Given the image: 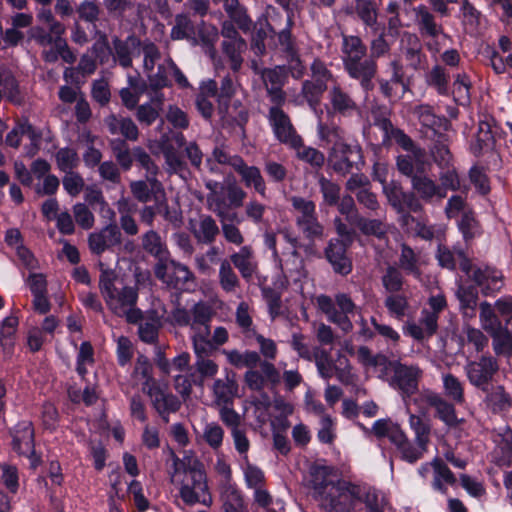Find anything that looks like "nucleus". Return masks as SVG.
<instances>
[{
	"instance_id": "27",
	"label": "nucleus",
	"mask_w": 512,
	"mask_h": 512,
	"mask_svg": "<svg viewBox=\"0 0 512 512\" xmlns=\"http://www.w3.org/2000/svg\"><path fill=\"white\" fill-rule=\"evenodd\" d=\"M115 56L119 65L123 68L132 66L131 50L138 49L141 46L140 39L135 35H129L125 40L115 36L112 40Z\"/></svg>"
},
{
	"instance_id": "7",
	"label": "nucleus",
	"mask_w": 512,
	"mask_h": 512,
	"mask_svg": "<svg viewBox=\"0 0 512 512\" xmlns=\"http://www.w3.org/2000/svg\"><path fill=\"white\" fill-rule=\"evenodd\" d=\"M343 66L348 76L357 80L365 93L374 89V78L378 69L374 57L366 55L353 59H343Z\"/></svg>"
},
{
	"instance_id": "60",
	"label": "nucleus",
	"mask_w": 512,
	"mask_h": 512,
	"mask_svg": "<svg viewBox=\"0 0 512 512\" xmlns=\"http://www.w3.org/2000/svg\"><path fill=\"white\" fill-rule=\"evenodd\" d=\"M448 81V75L440 65L434 66L427 75V83L434 87L440 95H447Z\"/></svg>"
},
{
	"instance_id": "9",
	"label": "nucleus",
	"mask_w": 512,
	"mask_h": 512,
	"mask_svg": "<svg viewBox=\"0 0 512 512\" xmlns=\"http://www.w3.org/2000/svg\"><path fill=\"white\" fill-rule=\"evenodd\" d=\"M267 118L279 142L289 144L293 148L302 145V138L297 135L289 115L282 108L270 107Z\"/></svg>"
},
{
	"instance_id": "45",
	"label": "nucleus",
	"mask_w": 512,
	"mask_h": 512,
	"mask_svg": "<svg viewBox=\"0 0 512 512\" xmlns=\"http://www.w3.org/2000/svg\"><path fill=\"white\" fill-rule=\"evenodd\" d=\"M318 184L323 197V204L329 207H335L341 197L340 185L330 179H327L324 175L319 177Z\"/></svg>"
},
{
	"instance_id": "10",
	"label": "nucleus",
	"mask_w": 512,
	"mask_h": 512,
	"mask_svg": "<svg viewBox=\"0 0 512 512\" xmlns=\"http://www.w3.org/2000/svg\"><path fill=\"white\" fill-rule=\"evenodd\" d=\"M316 365L325 379L335 376L341 382L349 380L350 365L346 354H316Z\"/></svg>"
},
{
	"instance_id": "56",
	"label": "nucleus",
	"mask_w": 512,
	"mask_h": 512,
	"mask_svg": "<svg viewBox=\"0 0 512 512\" xmlns=\"http://www.w3.org/2000/svg\"><path fill=\"white\" fill-rule=\"evenodd\" d=\"M218 105L220 112H227L230 107V102L235 94V87L233 79L230 75H226L221 80L220 87L218 88Z\"/></svg>"
},
{
	"instance_id": "35",
	"label": "nucleus",
	"mask_w": 512,
	"mask_h": 512,
	"mask_svg": "<svg viewBox=\"0 0 512 512\" xmlns=\"http://www.w3.org/2000/svg\"><path fill=\"white\" fill-rule=\"evenodd\" d=\"M191 330L193 334L200 331L201 327L210 328V323L215 315L212 307L204 302L199 301L191 308Z\"/></svg>"
},
{
	"instance_id": "5",
	"label": "nucleus",
	"mask_w": 512,
	"mask_h": 512,
	"mask_svg": "<svg viewBox=\"0 0 512 512\" xmlns=\"http://www.w3.org/2000/svg\"><path fill=\"white\" fill-rule=\"evenodd\" d=\"M328 163L335 173L342 176L352 173L353 170L361 172L365 166L363 149L356 140H337L329 151Z\"/></svg>"
},
{
	"instance_id": "42",
	"label": "nucleus",
	"mask_w": 512,
	"mask_h": 512,
	"mask_svg": "<svg viewBox=\"0 0 512 512\" xmlns=\"http://www.w3.org/2000/svg\"><path fill=\"white\" fill-rule=\"evenodd\" d=\"M240 467L243 473L245 485L248 489L265 486V473L259 466L251 463L249 459H246V461L241 462Z\"/></svg>"
},
{
	"instance_id": "2",
	"label": "nucleus",
	"mask_w": 512,
	"mask_h": 512,
	"mask_svg": "<svg viewBox=\"0 0 512 512\" xmlns=\"http://www.w3.org/2000/svg\"><path fill=\"white\" fill-rule=\"evenodd\" d=\"M169 476L185 504L201 503L208 507L212 505L207 476L199 461L187 457L180 459L172 453V470Z\"/></svg>"
},
{
	"instance_id": "48",
	"label": "nucleus",
	"mask_w": 512,
	"mask_h": 512,
	"mask_svg": "<svg viewBox=\"0 0 512 512\" xmlns=\"http://www.w3.org/2000/svg\"><path fill=\"white\" fill-rule=\"evenodd\" d=\"M202 439L213 450H218L223 443L224 430L217 422H207L203 427Z\"/></svg>"
},
{
	"instance_id": "50",
	"label": "nucleus",
	"mask_w": 512,
	"mask_h": 512,
	"mask_svg": "<svg viewBox=\"0 0 512 512\" xmlns=\"http://www.w3.org/2000/svg\"><path fill=\"white\" fill-rule=\"evenodd\" d=\"M382 285L391 294L399 293L403 289L404 278L398 268L388 266L381 277Z\"/></svg>"
},
{
	"instance_id": "31",
	"label": "nucleus",
	"mask_w": 512,
	"mask_h": 512,
	"mask_svg": "<svg viewBox=\"0 0 512 512\" xmlns=\"http://www.w3.org/2000/svg\"><path fill=\"white\" fill-rule=\"evenodd\" d=\"M327 89L328 83H324L319 79H307L302 82L301 94L306 100L308 106L314 112H317V108L321 104L323 94Z\"/></svg>"
},
{
	"instance_id": "39",
	"label": "nucleus",
	"mask_w": 512,
	"mask_h": 512,
	"mask_svg": "<svg viewBox=\"0 0 512 512\" xmlns=\"http://www.w3.org/2000/svg\"><path fill=\"white\" fill-rule=\"evenodd\" d=\"M432 469L434 471L433 487L435 490L446 494V484H454L456 478L452 471L440 459L435 458L432 461Z\"/></svg>"
},
{
	"instance_id": "57",
	"label": "nucleus",
	"mask_w": 512,
	"mask_h": 512,
	"mask_svg": "<svg viewBox=\"0 0 512 512\" xmlns=\"http://www.w3.org/2000/svg\"><path fill=\"white\" fill-rule=\"evenodd\" d=\"M75 12L78 20L96 25L99 21L100 7L94 0H83L77 7Z\"/></svg>"
},
{
	"instance_id": "59",
	"label": "nucleus",
	"mask_w": 512,
	"mask_h": 512,
	"mask_svg": "<svg viewBox=\"0 0 512 512\" xmlns=\"http://www.w3.org/2000/svg\"><path fill=\"white\" fill-rule=\"evenodd\" d=\"M195 29L191 19L185 14H179L175 18V25L171 30L173 40H182L189 38L194 34Z\"/></svg>"
},
{
	"instance_id": "4",
	"label": "nucleus",
	"mask_w": 512,
	"mask_h": 512,
	"mask_svg": "<svg viewBox=\"0 0 512 512\" xmlns=\"http://www.w3.org/2000/svg\"><path fill=\"white\" fill-rule=\"evenodd\" d=\"M318 309L328 322L336 325L344 334L353 330L351 318L355 316L357 306L347 293H337L334 300L321 294L316 298Z\"/></svg>"
},
{
	"instance_id": "64",
	"label": "nucleus",
	"mask_w": 512,
	"mask_h": 512,
	"mask_svg": "<svg viewBox=\"0 0 512 512\" xmlns=\"http://www.w3.org/2000/svg\"><path fill=\"white\" fill-rule=\"evenodd\" d=\"M5 93L6 99L14 104L21 103V93L19 82L16 77L11 73H5L4 78L0 84Z\"/></svg>"
},
{
	"instance_id": "40",
	"label": "nucleus",
	"mask_w": 512,
	"mask_h": 512,
	"mask_svg": "<svg viewBox=\"0 0 512 512\" xmlns=\"http://www.w3.org/2000/svg\"><path fill=\"white\" fill-rule=\"evenodd\" d=\"M110 147L120 167L124 171L130 170L134 162V148L130 150L127 142L121 138L112 139Z\"/></svg>"
},
{
	"instance_id": "13",
	"label": "nucleus",
	"mask_w": 512,
	"mask_h": 512,
	"mask_svg": "<svg viewBox=\"0 0 512 512\" xmlns=\"http://www.w3.org/2000/svg\"><path fill=\"white\" fill-rule=\"evenodd\" d=\"M347 250L348 245L339 238L330 239L324 249L325 258L331 265L334 273L341 276H347L353 269L352 260L347 255Z\"/></svg>"
},
{
	"instance_id": "11",
	"label": "nucleus",
	"mask_w": 512,
	"mask_h": 512,
	"mask_svg": "<svg viewBox=\"0 0 512 512\" xmlns=\"http://www.w3.org/2000/svg\"><path fill=\"white\" fill-rule=\"evenodd\" d=\"M497 369L498 365L494 357L477 355L475 359L468 362L466 373L473 385L485 389L486 384L492 379Z\"/></svg>"
},
{
	"instance_id": "52",
	"label": "nucleus",
	"mask_w": 512,
	"mask_h": 512,
	"mask_svg": "<svg viewBox=\"0 0 512 512\" xmlns=\"http://www.w3.org/2000/svg\"><path fill=\"white\" fill-rule=\"evenodd\" d=\"M469 180L475 187L478 193L481 195H487L490 193V180L485 172L484 167L479 165H473L468 172Z\"/></svg>"
},
{
	"instance_id": "18",
	"label": "nucleus",
	"mask_w": 512,
	"mask_h": 512,
	"mask_svg": "<svg viewBox=\"0 0 512 512\" xmlns=\"http://www.w3.org/2000/svg\"><path fill=\"white\" fill-rule=\"evenodd\" d=\"M455 296L459 302V310L465 319H471L476 316L479 291L472 284L463 283L462 280L456 282Z\"/></svg>"
},
{
	"instance_id": "25",
	"label": "nucleus",
	"mask_w": 512,
	"mask_h": 512,
	"mask_svg": "<svg viewBox=\"0 0 512 512\" xmlns=\"http://www.w3.org/2000/svg\"><path fill=\"white\" fill-rule=\"evenodd\" d=\"M192 234L199 244L211 245L220 233L219 227L210 215H200L198 225L193 227Z\"/></svg>"
},
{
	"instance_id": "8",
	"label": "nucleus",
	"mask_w": 512,
	"mask_h": 512,
	"mask_svg": "<svg viewBox=\"0 0 512 512\" xmlns=\"http://www.w3.org/2000/svg\"><path fill=\"white\" fill-rule=\"evenodd\" d=\"M383 193L393 209L404 217H411L410 212L418 213L423 208L415 193L404 191L402 185L397 181H391L384 186Z\"/></svg>"
},
{
	"instance_id": "36",
	"label": "nucleus",
	"mask_w": 512,
	"mask_h": 512,
	"mask_svg": "<svg viewBox=\"0 0 512 512\" xmlns=\"http://www.w3.org/2000/svg\"><path fill=\"white\" fill-rule=\"evenodd\" d=\"M18 326L19 318L15 315L7 316L0 322V346L4 352L14 348Z\"/></svg>"
},
{
	"instance_id": "53",
	"label": "nucleus",
	"mask_w": 512,
	"mask_h": 512,
	"mask_svg": "<svg viewBox=\"0 0 512 512\" xmlns=\"http://www.w3.org/2000/svg\"><path fill=\"white\" fill-rule=\"evenodd\" d=\"M217 404L228 405L237 394V385L233 381L217 380L214 383Z\"/></svg>"
},
{
	"instance_id": "33",
	"label": "nucleus",
	"mask_w": 512,
	"mask_h": 512,
	"mask_svg": "<svg viewBox=\"0 0 512 512\" xmlns=\"http://www.w3.org/2000/svg\"><path fill=\"white\" fill-rule=\"evenodd\" d=\"M169 264L170 275L169 279H167L168 286L174 289H186L188 283L193 282L195 279L193 272L188 266L175 260H170Z\"/></svg>"
},
{
	"instance_id": "19",
	"label": "nucleus",
	"mask_w": 512,
	"mask_h": 512,
	"mask_svg": "<svg viewBox=\"0 0 512 512\" xmlns=\"http://www.w3.org/2000/svg\"><path fill=\"white\" fill-rule=\"evenodd\" d=\"M146 393L150 396L153 407L161 417L179 410L181 403L176 396L166 393L153 383L148 387Z\"/></svg>"
},
{
	"instance_id": "12",
	"label": "nucleus",
	"mask_w": 512,
	"mask_h": 512,
	"mask_svg": "<svg viewBox=\"0 0 512 512\" xmlns=\"http://www.w3.org/2000/svg\"><path fill=\"white\" fill-rule=\"evenodd\" d=\"M13 448L21 455H25L30 460L31 467L35 468L39 464V457L34 451V430L32 423L29 421L19 422L13 432Z\"/></svg>"
},
{
	"instance_id": "55",
	"label": "nucleus",
	"mask_w": 512,
	"mask_h": 512,
	"mask_svg": "<svg viewBox=\"0 0 512 512\" xmlns=\"http://www.w3.org/2000/svg\"><path fill=\"white\" fill-rule=\"evenodd\" d=\"M479 228V222L475 218L474 212L464 211L458 221V229L462 233L463 239L468 242L475 238Z\"/></svg>"
},
{
	"instance_id": "30",
	"label": "nucleus",
	"mask_w": 512,
	"mask_h": 512,
	"mask_svg": "<svg viewBox=\"0 0 512 512\" xmlns=\"http://www.w3.org/2000/svg\"><path fill=\"white\" fill-rule=\"evenodd\" d=\"M446 142V135L440 134L429 146V155L439 169L449 168L454 164L453 155Z\"/></svg>"
},
{
	"instance_id": "16",
	"label": "nucleus",
	"mask_w": 512,
	"mask_h": 512,
	"mask_svg": "<svg viewBox=\"0 0 512 512\" xmlns=\"http://www.w3.org/2000/svg\"><path fill=\"white\" fill-rule=\"evenodd\" d=\"M421 397L430 406L434 407L437 417L448 427H456L462 422V419H458L456 416L454 406L448 403L440 394L426 389L421 392Z\"/></svg>"
},
{
	"instance_id": "58",
	"label": "nucleus",
	"mask_w": 512,
	"mask_h": 512,
	"mask_svg": "<svg viewBox=\"0 0 512 512\" xmlns=\"http://www.w3.org/2000/svg\"><path fill=\"white\" fill-rule=\"evenodd\" d=\"M249 257L250 250L246 246L242 247L240 252L231 255L232 263L239 270L241 276L246 280H249L254 272L253 266L249 261Z\"/></svg>"
},
{
	"instance_id": "34",
	"label": "nucleus",
	"mask_w": 512,
	"mask_h": 512,
	"mask_svg": "<svg viewBox=\"0 0 512 512\" xmlns=\"http://www.w3.org/2000/svg\"><path fill=\"white\" fill-rule=\"evenodd\" d=\"M134 161L146 170V179L152 185V188L162 187L161 182L156 177L159 171L158 166L144 148L140 146L134 147Z\"/></svg>"
},
{
	"instance_id": "38",
	"label": "nucleus",
	"mask_w": 512,
	"mask_h": 512,
	"mask_svg": "<svg viewBox=\"0 0 512 512\" xmlns=\"http://www.w3.org/2000/svg\"><path fill=\"white\" fill-rule=\"evenodd\" d=\"M351 222L365 236H374L378 239H383L387 234L384 223L379 219H370L360 215H355Z\"/></svg>"
},
{
	"instance_id": "17",
	"label": "nucleus",
	"mask_w": 512,
	"mask_h": 512,
	"mask_svg": "<svg viewBox=\"0 0 512 512\" xmlns=\"http://www.w3.org/2000/svg\"><path fill=\"white\" fill-rule=\"evenodd\" d=\"M413 115L417 117L422 128L430 130L437 136L443 134L441 131H446L450 125L445 116L436 114L434 108L428 104L415 106L413 109Z\"/></svg>"
},
{
	"instance_id": "32",
	"label": "nucleus",
	"mask_w": 512,
	"mask_h": 512,
	"mask_svg": "<svg viewBox=\"0 0 512 512\" xmlns=\"http://www.w3.org/2000/svg\"><path fill=\"white\" fill-rule=\"evenodd\" d=\"M492 338L494 352H512V321L498 324L488 332Z\"/></svg>"
},
{
	"instance_id": "49",
	"label": "nucleus",
	"mask_w": 512,
	"mask_h": 512,
	"mask_svg": "<svg viewBox=\"0 0 512 512\" xmlns=\"http://www.w3.org/2000/svg\"><path fill=\"white\" fill-rule=\"evenodd\" d=\"M399 267L407 274H411L413 276L420 275L417 255L415 254L414 250L407 244H402L401 246Z\"/></svg>"
},
{
	"instance_id": "6",
	"label": "nucleus",
	"mask_w": 512,
	"mask_h": 512,
	"mask_svg": "<svg viewBox=\"0 0 512 512\" xmlns=\"http://www.w3.org/2000/svg\"><path fill=\"white\" fill-rule=\"evenodd\" d=\"M465 275L486 297L495 296L504 286L503 272L494 265H474Z\"/></svg>"
},
{
	"instance_id": "24",
	"label": "nucleus",
	"mask_w": 512,
	"mask_h": 512,
	"mask_svg": "<svg viewBox=\"0 0 512 512\" xmlns=\"http://www.w3.org/2000/svg\"><path fill=\"white\" fill-rule=\"evenodd\" d=\"M358 489L359 494L355 499V507L359 503H364L366 512H384L388 503L385 496L381 492L372 487L359 484Z\"/></svg>"
},
{
	"instance_id": "46",
	"label": "nucleus",
	"mask_w": 512,
	"mask_h": 512,
	"mask_svg": "<svg viewBox=\"0 0 512 512\" xmlns=\"http://www.w3.org/2000/svg\"><path fill=\"white\" fill-rule=\"evenodd\" d=\"M55 161L58 169L68 174L73 169L77 168L79 164V156L75 149L63 147L56 152Z\"/></svg>"
},
{
	"instance_id": "44",
	"label": "nucleus",
	"mask_w": 512,
	"mask_h": 512,
	"mask_svg": "<svg viewBox=\"0 0 512 512\" xmlns=\"http://www.w3.org/2000/svg\"><path fill=\"white\" fill-rule=\"evenodd\" d=\"M355 10L363 23L373 29H379L377 6L372 0H356Z\"/></svg>"
},
{
	"instance_id": "26",
	"label": "nucleus",
	"mask_w": 512,
	"mask_h": 512,
	"mask_svg": "<svg viewBox=\"0 0 512 512\" xmlns=\"http://www.w3.org/2000/svg\"><path fill=\"white\" fill-rule=\"evenodd\" d=\"M235 171L241 176L246 187H253L262 197H266V184L258 167L248 166L240 158V163L235 166Z\"/></svg>"
},
{
	"instance_id": "41",
	"label": "nucleus",
	"mask_w": 512,
	"mask_h": 512,
	"mask_svg": "<svg viewBox=\"0 0 512 512\" xmlns=\"http://www.w3.org/2000/svg\"><path fill=\"white\" fill-rule=\"evenodd\" d=\"M162 323L157 312L153 311L144 321L139 325L138 334L139 338L146 343H154L158 339L159 329Z\"/></svg>"
},
{
	"instance_id": "28",
	"label": "nucleus",
	"mask_w": 512,
	"mask_h": 512,
	"mask_svg": "<svg viewBox=\"0 0 512 512\" xmlns=\"http://www.w3.org/2000/svg\"><path fill=\"white\" fill-rule=\"evenodd\" d=\"M393 444L401 453L402 459L407 462L414 463L422 458L427 451V445L421 443H412L404 432L398 433L394 436Z\"/></svg>"
},
{
	"instance_id": "21",
	"label": "nucleus",
	"mask_w": 512,
	"mask_h": 512,
	"mask_svg": "<svg viewBox=\"0 0 512 512\" xmlns=\"http://www.w3.org/2000/svg\"><path fill=\"white\" fill-rule=\"evenodd\" d=\"M105 124L112 135L121 134L125 141H137L139 138V129L130 117L110 114L106 117Z\"/></svg>"
},
{
	"instance_id": "14",
	"label": "nucleus",
	"mask_w": 512,
	"mask_h": 512,
	"mask_svg": "<svg viewBox=\"0 0 512 512\" xmlns=\"http://www.w3.org/2000/svg\"><path fill=\"white\" fill-rule=\"evenodd\" d=\"M327 98L329 103L325 104V110L330 117H350L358 110L357 103L339 84L328 90Z\"/></svg>"
},
{
	"instance_id": "37",
	"label": "nucleus",
	"mask_w": 512,
	"mask_h": 512,
	"mask_svg": "<svg viewBox=\"0 0 512 512\" xmlns=\"http://www.w3.org/2000/svg\"><path fill=\"white\" fill-rule=\"evenodd\" d=\"M142 248L145 252L156 258L157 260L169 256L170 253L158 232L151 229L142 236Z\"/></svg>"
},
{
	"instance_id": "1",
	"label": "nucleus",
	"mask_w": 512,
	"mask_h": 512,
	"mask_svg": "<svg viewBox=\"0 0 512 512\" xmlns=\"http://www.w3.org/2000/svg\"><path fill=\"white\" fill-rule=\"evenodd\" d=\"M309 487L313 498L327 512H352L359 494L358 484L346 481L330 466L310 468Z\"/></svg>"
},
{
	"instance_id": "54",
	"label": "nucleus",
	"mask_w": 512,
	"mask_h": 512,
	"mask_svg": "<svg viewBox=\"0 0 512 512\" xmlns=\"http://www.w3.org/2000/svg\"><path fill=\"white\" fill-rule=\"evenodd\" d=\"M409 426L415 435V442L428 446L430 441V425L418 415L410 414Z\"/></svg>"
},
{
	"instance_id": "51",
	"label": "nucleus",
	"mask_w": 512,
	"mask_h": 512,
	"mask_svg": "<svg viewBox=\"0 0 512 512\" xmlns=\"http://www.w3.org/2000/svg\"><path fill=\"white\" fill-rule=\"evenodd\" d=\"M342 51L344 53L343 59H353L366 56L367 47L360 37L350 35L344 36Z\"/></svg>"
},
{
	"instance_id": "3",
	"label": "nucleus",
	"mask_w": 512,
	"mask_h": 512,
	"mask_svg": "<svg viewBox=\"0 0 512 512\" xmlns=\"http://www.w3.org/2000/svg\"><path fill=\"white\" fill-rule=\"evenodd\" d=\"M359 361L368 369L378 373L380 378L391 377V385L398 387L404 394L411 395L418 389L422 371L417 366H407L389 361L385 354H358Z\"/></svg>"
},
{
	"instance_id": "61",
	"label": "nucleus",
	"mask_w": 512,
	"mask_h": 512,
	"mask_svg": "<svg viewBox=\"0 0 512 512\" xmlns=\"http://www.w3.org/2000/svg\"><path fill=\"white\" fill-rule=\"evenodd\" d=\"M443 388L445 395L456 403L464 401V392L461 382L451 374L443 375Z\"/></svg>"
},
{
	"instance_id": "20",
	"label": "nucleus",
	"mask_w": 512,
	"mask_h": 512,
	"mask_svg": "<svg viewBox=\"0 0 512 512\" xmlns=\"http://www.w3.org/2000/svg\"><path fill=\"white\" fill-rule=\"evenodd\" d=\"M493 123V118L479 121L475 142L471 144V152L475 156L478 157L494 148L496 140Z\"/></svg>"
},
{
	"instance_id": "62",
	"label": "nucleus",
	"mask_w": 512,
	"mask_h": 512,
	"mask_svg": "<svg viewBox=\"0 0 512 512\" xmlns=\"http://www.w3.org/2000/svg\"><path fill=\"white\" fill-rule=\"evenodd\" d=\"M396 165L398 171L411 180L414 176L424 172L423 163H415L410 155H399L396 159Z\"/></svg>"
},
{
	"instance_id": "15",
	"label": "nucleus",
	"mask_w": 512,
	"mask_h": 512,
	"mask_svg": "<svg viewBox=\"0 0 512 512\" xmlns=\"http://www.w3.org/2000/svg\"><path fill=\"white\" fill-rule=\"evenodd\" d=\"M228 340V332L225 327H217L211 334V327H201L192 335L194 352H213Z\"/></svg>"
},
{
	"instance_id": "29",
	"label": "nucleus",
	"mask_w": 512,
	"mask_h": 512,
	"mask_svg": "<svg viewBox=\"0 0 512 512\" xmlns=\"http://www.w3.org/2000/svg\"><path fill=\"white\" fill-rule=\"evenodd\" d=\"M414 11L416 15V23L422 36L436 38L443 33L442 26L435 22L434 15L425 5H419L414 9Z\"/></svg>"
},
{
	"instance_id": "63",
	"label": "nucleus",
	"mask_w": 512,
	"mask_h": 512,
	"mask_svg": "<svg viewBox=\"0 0 512 512\" xmlns=\"http://www.w3.org/2000/svg\"><path fill=\"white\" fill-rule=\"evenodd\" d=\"M487 404L494 411H504L511 406V397L504 391L503 387L494 388L486 397Z\"/></svg>"
},
{
	"instance_id": "23",
	"label": "nucleus",
	"mask_w": 512,
	"mask_h": 512,
	"mask_svg": "<svg viewBox=\"0 0 512 512\" xmlns=\"http://www.w3.org/2000/svg\"><path fill=\"white\" fill-rule=\"evenodd\" d=\"M220 500L224 512H245L241 490L233 483H221Z\"/></svg>"
},
{
	"instance_id": "47",
	"label": "nucleus",
	"mask_w": 512,
	"mask_h": 512,
	"mask_svg": "<svg viewBox=\"0 0 512 512\" xmlns=\"http://www.w3.org/2000/svg\"><path fill=\"white\" fill-rule=\"evenodd\" d=\"M439 181L438 187H442L441 194H445V197L448 190L456 192L461 189V181L454 164L449 168L440 169Z\"/></svg>"
},
{
	"instance_id": "43",
	"label": "nucleus",
	"mask_w": 512,
	"mask_h": 512,
	"mask_svg": "<svg viewBox=\"0 0 512 512\" xmlns=\"http://www.w3.org/2000/svg\"><path fill=\"white\" fill-rule=\"evenodd\" d=\"M293 25V19L290 16H288L286 27L277 33V39L286 57H291L294 60L298 61V49L295 44V39L292 35Z\"/></svg>"
},
{
	"instance_id": "22",
	"label": "nucleus",
	"mask_w": 512,
	"mask_h": 512,
	"mask_svg": "<svg viewBox=\"0 0 512 512\" xmlns=\"http://www.w3.org/2000/svg\"><path fill=\"white\" fill-rule=\"evenodd\" d=\"M411 185L414 192L425 202H432L435 198L438 200L445 198V194H441L442 187H438V184L424 172L414 176Z\"/></svg>"
}]
</instances>
